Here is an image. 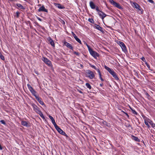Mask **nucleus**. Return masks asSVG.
<instances>
[{"mask_svg":"<svg viewBox=\"0 0 155 155\" xmlns=\"http://www.w3.org/2000/svg\"><path fill=\"white\" fill-rule=\"evenodd\" d=\"M86 75L87 77L90 79H92L95 77V74L94 72L90 70L87 71Z\"/></svg>","mask_w":155,"mask_h":155,"instance_id":"1","label":"nucleus"},{"mask_svg":"<svg viewBox=\"0 0 155 155\" xmlns=\"http://www.w3.org/2000/svg\"><path fill=\"white\" fill-rule=\"evenodd\" d=\"M108 71L113 76L116 80H118V78L116 73L111 68H106Z\"/></svg>","mask_w":155,"mask_h":155,"instance_id":"2","label":"nucleus"},{"mask_svg":"<svg viewBox=\"0 0 155 155\" xmlns=\"http://www.w3.org/2000/svg\"><path fill=\"white\" fill-rule=\"evenodd\" d=\"M54 127L55 129H56V130L60 134L63 135L65 136H67V135L57 125H56L54 126Z\"/></svg>","mask_w":155,"mask_h":155,"instance_id":"3","label":"nucleus"},{"mask_svg":"<svg viewBox=\"0 0 155 155\" xmlns=\"http://www.w3.org/2000/svg\"><path fill=\"white\" fill-rule=\"evenodd\" d=\"M110 2L114 6L120 9H122V8L118 3L115 2L113 0H110Z\"/></svg>","mask_w":155,"mask_h":155,"instance_id":"4","label":"nucleus"},{"mask_svg":"<svg viewBox=\"0 0 155 155\" xmlns=\"http://www.w3.org/2000/svg\"><path fill=\"white\" fill-rule=\"evenodd\" d=\"M90 54L94 58H96L99 56V54L96 52L94 51L92 49L89 51Z\"/></svg>","mask_w":155,"mask_h":155,"instance_id":"5","label":"nucleus"},{"mask_svg":"<svg viewBox=\"0 0 155 155\" xmlns=\"http://www.w3.org/2000/svg\"><path fill=\"white\" fill-rule=\"evenodd\" d=\"M27 86L28 89H29L30 91L31 92V93H32V94L35 97L37 96L36 95V92L35 91L34 89L29 84H27Z\"/></svg>","mask_w":155,"mask_h":155,"instance_id":"6","label":"nucleus"},{"mask_svg":"<svg viewBox=\"0 0 155 155\" xmlns=\"http://www.w3.org/2000/svg\"><path fill=\"white\" fill-rule=\"evenodd\" d=\"M118 44L120 46L123 51L124 52H126L127 51V50L126 46L123 42L120 41H119L118 42Z\"/></svg>","mask_w":155,"mask_h":155,"instance_id":"7","label":"nucleus"},{"mask_svg":"<svg viewBox=\"0 0 155 155\" xmlns=\"http://www.w3.org/2000/svg\"><path fill=\"white\" fill-rule=\"evenodd\" d=\"M42 60L44 61L46 64H47L48 66L51 67V61L47 58L43 57L42 58Z\"/></svg>","mask_w":155,"mask_h":155,"instance_id":"8","label":"nucleus"},{"mask_svg":"<svg viewBox=\"0 0 155 155\" xmlns=\"http://www.w3.org/2000/svg\"><path fill=\"white\" fill-rule=\"evenodd\" d=\"M63 43V45L66 46L68 48L71 50H72L73 49V47L69 43L67 42L66 41H64Z\"/></svg>","mask_w":155,"mask_h":155,"instance_id":"9","label":"nucleus"},{"mask_svg":"<svg viewBox=\"0 0 155 155\" xmlns=\"http://www.w3.org/2000/svg\"><path fill=\"white\" fill-rule=\"evenodd\" d=\"M32 106V107L34 110L37 113L40 110L39 108L37 106H36L35 104H33L31 105Z\"/></svg>","mask_w":155,"mask_h":155,"instance_id":"10","label":"nucleus"},{"mask_svg":"<svg viewBox=\"0 0 155 155\" xmlns=\"http://www.w3.org/2000/svg\"><path fill=\"white\" fill-rule=\"evenodd\" d=\"M98 14L103 20L107 15L105 14L101 11H100V12L98 13Z\"/></svg>","mask_w":155,"mask_h":155,"instance_id":"11","label":"nucleus"},{"mask_svg":"<svg viewBox=\"0 0 155 155\" xmlns=\"http://www.w3.org/2000/svg\"><path fill=\"white\" fill-rule=\"evenodd\" d=\"M38 12H48V11L47 9L45 8L44 6H42L40 7L38 9Z\"/></svg>","mask_w":155,"mask_h":155,"instance_id":"12","label":"nucleus"},{"mask_svg":"<svg viewBox=\"0 0 155 155\" xmlns=\"http://www.w3.org/2000/svg\"><path fill=\"white\" fill-rule=\"evenodd\" d=\"M36 99L41 105H44V103L42 101L41 99L38 96H37L35 97Z\"/></svg>","mask_w":155,"mask_h":155,"instance_id":"13","label":"nucleus"},{"mask_svg":"<svg viewBox=\"0 0 155 155\" xmlns=\"http://www.w3.org/2000/svg\"><path fill=\"white\" fill-rule=\"evenodd\" d=\"M89 5L91 8L92 9H95L96 6L94 3L92 1H90L89 2Z\"/></svg>","mask_w":155,"mask_h":155,"instance_id":"14","label":"nucleus"},{"mask_svg":"<svg viewBox=\"0 0 155 155\" xmlns=\"http://www.w3.org/2000/svg\"><path fill=\"white\" fill-rule=\"evenodd\" d=\"M54 4L55 6L58 7V8L60 9H64L65 8L64 6L61 5L60 4L58 3H54Z\"/></svg>","mask_w":155,"mask_h":155,"instance_id":"15","label":"nucleus"},{"mask_svg":"<svg viewBox=\"0 0 155 155\" xmlns=\"http://www.w3.org/2000/svg\"><path fill=\"white\" fill-rule=\"evenodd\" d=\"M133 6L136 9H138L140 10V6L137 3H134L133 4Z\"/></svg>","mask_w":155,"mask_h":155,"instance_id":"16","label":"nucleus"},{"mask_svg":"<svg viewBox=\"0 0 155 155\" xmlns=\"http://www.w3.org/2000/svg\"><path fill=\"white\" fill-rule=\"evenodd\" d=\"M48 117H49V118L51 119V120L52 123L53 124L54 126H55V125H57V124L55 123V120H54V119L50 115H49L48 116Z\"/></svg>","mask_w":155,"mask_h":155,"instance_id":"17","label":"nucleus"},{"mask_svg":"<svg viewBox=\"0 0 155 155\" xmlns=\"http://www.w3.org/2000/svg\"><path fill=\"white\" fill-rule=\"evenodd\" d=\"M94 27L96 29H97V30L101 31H102V28L99 25L95 24Z\"/></svg>","mask_w":155,"mask_h":155,"instance_id":"18","label":"nucleus"},{"mask_svg":"<svg viewBox=\"0 0 155 155\" xmlns=\"http://www.w3.org/2000/svg\"><path fill=\"white\" fill-rule=\"evenodd\" d=\"M21 124L23 126L27 127L28 126V122L25 121H22L21 122Z\"/></svg>","mask_w":155,"mask_h":155,"instance_id":"19","label":"nucleus"},{"mask_svg":"<svg viewBox=\"0 0 155 155\" xmlns=\"http://www.w3.org/2000/svg\"><path fill=\"white\" fill-rule=\"evenodd\" d=\"M16 5L20 9H25V8L20 4L17 3L16 4Z\"/></svg>","mask_w":155,"mask_h":155,"instance_id":"20","label":"nucleus"},{"mask_svg":"<svg viewBox=\"0 0 155 155\" xmlns=\"http://www.w3.org/2000/svg\"><path fill=\"white\" fill-rule=\"evenodd\" d=\"M37 113L39 114L40 115L41 117H42V118L44 119L45 118L44 116L43 115L42 112L40 110Z\"/></svg>","mask_w":155,"mask_h":155,"instance_id":"21","label":"nucleus"},{"mask_svg":"<svg viewBox=\"0 0 155 155\" xmlns=\"http://www.w3.org/2000/svg\"><path fill=\"white\" fill-rule=\"evenodd\" d=\"M49 41L50 44L53 47H54V41L52 40L50 38Z\"/></svg>","mask_w":155,"mask_h":155,"instance_id":"22","label":"nucleus"},{"mask_svg":"<svg viewBox=\"0 0 155 155\" xmlns=\"http://www.w3.org/2000/svg\"><path fill=\"white\" fill-rule=\"evenodd\" d=\"M97 71L99 73L100 78V79L102 81H103L104 80L101 77V73L100 72V71L98 69L97 70Z\"/></svg>","mask_w":155,"mask_h":155,"instance_id":"23","label":"nucleus"},{"mask_svg":"<svg viewBox=\"0 0 155 155\" xmlns=\"http://www.w3.org/2000/svg\"><path fill=\"white\" fill-rule=\"evenodd\" d=\"M85 85L86 87L89 89H91V85L88 83H86L85 84Z\"/></svg>","mask_w":155,"mask_h":155,"instance_id":"24","label":"nucleus"},{"mask_svg":"<svg viewBox=\"0 0 155 155\" xmlns=\"http://www.w3.org/2000/svg\"><path fill=\"white\" fill-rule=\"evenodd\" d=\"M75 39L80 44H82V43L81 40L79 38H78V37L75 38Z\"/></svg>","mask_w":155,"mask_h":155,"instance_id":"25","label":"nucleus"},{"mask_svg":"<svg viewBox=\"0 0 155 155\" xmlns=\"http://www.w3.org/2000/svg\"><path fill=\"white\" fill-rule=\"evenodd\" d=\"M133 139L136 141H139V139L137 137L135 136L133 137Z\"/></svg>","mask_w":155,"mask_h":155,"instance_id":"26","label":"nucleus"},{"mask_svg":"<svg viewBox=\"0 0 155 155\" xmlns=\"http://www.w3.org/2000/svg\"><path fill=\"white\" fill-rule=\"evenodd\" d=\"M144 123L148 128L150 127V126L148 124V122L147 120H144Z\"/></svg>","mask_w":155,"mask_h":155,"instance_id":"27","label":"nucleus"},{"mask_svg":"<svg viewBox=\"0 0 155 155\" xmlns=\"http://www.w3.org/2000/svg\"><path fill=\"white\" fill-rule=\"evenodd\" d=\"M88 21L92 23H94V21L92 18H89L88 20Z\"/></svg>","mask_w":155,"mask_h":155,"instance_id":"28","label":"nucleus"},{"mask_svg":"<svg viewBox=\"0 0 155 155\" xmlns=\"http://www.w3.org/2000/svg\"><path fill=\"white\" fill-rule=\"evenodd\" d=\"M71 33H72V35H73V37H74V39L75 38H76V37H77L76 36V35L74 33V32H71Z\"/></svg>","mask_w":155,"mask_h":155,"instance_id":"29","label":"nucleus"},{"mask_svg":"<svg viewBox=\"0 0 155 155\" xmlns=\"http://www.w3.org/2000/svg\"><path fill=\"white\" fill-rule=\"evenodd\" d=\"M0 122L2 124H3L5 125H6V123L4 120H0Z\"/></svg>","mask_w":155,"mask_h":155,"instance_id":"30","label":"nucleus"},{"mask_svg":"<svg viewBox=\"0 0 155 155\" xmlns=\"http://www.w3.org/2000/svg\"><path fill=\"white\" fill-rule=\"evenodd\" d=\"M95 8L96 10L98 12V13L100 12V11H101L99 10V8L97 6H96Z\"/></svg>","mask_w":155,"mask_h":155,"instance_id":"31","label":"nucleus"},{"mask_svg":"<svg viewBox=\"0 0 155 155\" xmlns=\"http://www.w3.org/2000/svg\"><path fill=\"white\" fill-rule=\"evenodd\" d=\"M0 58L3 60H5V57L2 55H1L0 56Z\"/></svg>","mask_w":155,"mask_h":155,"instance_id":"32","label":"nucleus"},{"mask_svg":"<svg viewBox=\"0 0 155 155\" xmlns=\"http://www.w3.org/2000/svg\"><path fill=\"white\" fill-rule=\"evenodd\" d=\"M141 59L143 62H145V63L146 62L145 59L144 57H142Z\"/></svg>","mask_w":155,"mask_h":155,"instance_id":"33","label":"nucleus"},{"mask_svg":"<svg viewBox=\"0 0 155 155\" xmlns=\"http://www.w3.org/2000/svg\"><path fill=\"white\" fill-rule=\"evenodd\" d=\"M85 44L86 45V46H87L89 51V50H90V49H91L90 48V46L89 45H88V44L87 43H86Z\"/></svg>","mask_w":155,"mask_h":155,"instance_id":"34","label":"nucleus"},{"mask_svg":"<svg viewBox=\"0 0 155 155\" xmlns=\"http://www.w3.org/2000/svg\"><path fill=\"white\" fill-rule=\"evenodd\" d=\"M16 14L17 17L18 18L19 17V14H20L19 12L18 11L16 12Z\"/></svg>","mask_w":155,"mask_h":155,"instance_id":"35","label":"nucleus"},{"mask_svg":"<svg viewBox=\"0 0 155 155\" xmlns=\"http://www.w3.org/2000/svg\"><path fill=\"white\" fill-rule=\"evenodd\" d=\"M132 110L133 114H137V112L134 110Z\"/></svg>","mask_w":155,"mask_h":155,"instance_id":"36","label":"nucleus"},{"mask_svg":"<svg viewBox=\"0 0 155 155\" xmlns=\"http://www.w3.org/2000/svg\"><path fill=\"white\" fill-rule=\"evenodd\" d=\"M151 126L153 128L155 129V124L154 123H153V124L151 125Z\"/></svg>","mask_w":155,"mask_h":155,"instance_id":"37","label":"nucleus"},{"mask_svg":"<svg viewBox=\"0 0 155 155\" xmlns=\"http://www.w3.org/2000/svg\"><path fill=\"white\" fill-rule=\"evenodd\" d=\"M74 54L78 56H79V53L78 52H77L76 51H74Z\"/></svg>","mask_w":155,"mask_h":155,"instance_id":"38","label":"nucleus"},{"mask_svg":"<svg viewBox=\"0 0 155 155\" xmlns=\"http://www.w3.org/2000/svg\"><path fill=\"white\" fill-rule=\"evenodd\" d=\"M147 1L150 2L151 3H154V2L153 0H147Z\"/></svg>","mask_w":155,"mask_h":155,"instance_id":"39","label":"nucleus"},{"mask_svg":"<svg viewBox=\"0 0 155 155\" xmlns=\"http://www.w3.org/2000/svg\"><path fill=\"white\" fill-rule=\"evenodd\" d=\"M103 123L104 124L106 125L107 126H109V125H108V123H107V122H106V121H104L103 122Z\"/></svg>","mask_w":155,"mask_h":155,"instance_id":"40","label":"nucleus"},{"mask_svg":"<svg viewBox=\"0 0 155 155\" xmlns=\"http://www.w3.org/2000/svg\"><path fill=\"white\" fill-rule=\"evenodd\" d=\"M145 63L146 64V65L147 66V67H148V68H150V66L147 63V62H146Z\"/></svg>","mask_w":155,"mask_h":155,"instance_id":"41","label":"nucleus"},{"mask_svg":"<svg viewBox=\"0 0 155 155\" xmlns=\"http://www.w3.org/2000/svg\"><path fill=\"white\" fill-rule=\"evenodd\" d=\"M37 19H38V20L40 21H42V19L40 18H39V17H37Z\"/></svg>","mask_w":155,"mask_h":155,"instance_id":"42","label":"nucleus"},{"mask_svg":"<svg viewBox=\"0 0 155 155\" xmlns=\"http://www.w3.org/2000/svg\"><path fill=\"white\" fill-rule=\"evenodd\" d=\"M153 121H150L149 122V124L151 125L152 124H153Z\"/></svg>","mask_w":155,"mask_h":155,"instance_id":"43","label":"nucleus"},{"mask_svg":"<svg viewBox=\"0 0 155 155\" xmlns=\"http://www.w3.org/2000/svg\"><path fill=\"white\" fill-rule=\"evenodd\" d=\"M147 121L148 122V123H149L150 121V122L151 121V120L150 119H148V120H147Z\"/></svg>","mask_w":155,"mask_h":155,"instance_id":"44","label":"nucleus"},{"mask_svg":"<svg viewBox=\"0 0 155 155\" xmlns=\"http://www.w3.org/2000/svg\"><path fill=\"white\" fill-rule=\"evenodd\" d=\"M103 84H100V86H101V87H102L103 86Z\"/></svg>","mask_w":155,"mask_h":155,"instance_id":"45","label":"nucleus"},{"mask_svg":"<svg viewBox=\"0 0 155 155\" xmlns=\"http://www.w3.org/2000/svg\"><path fill=\"white\" fill-rule=\"evenodd\" d=\"M79 92L81 93H82V92L81 91H79Z\"/></svg>","mask_w":155,"mask_h":155,"instance_id":"46","label":"nucleus"},{"mask_svg":"<svg viewBox=\"0 0 155 155\" xmlns=\"http://www.w3.org/2000/svg\"><path fill=\"white\" fill-rule=\"evenodd\" d=\"M105 68H109L108 67L106 66H105Z\"/></svg>","mask_w":155,"mask_h":155,"instance_id":"47","label":"nucleus"},{"mask_svg":"<svg viewBox=\"0 0 155 155\" xmlns=\"http://www.w3.org/2000/svg\"><path fill=\"white\" fill-rule=\"evenodd\" d=\"M2 53L0 52V56H1V55H2Z\"/></svg>","mask_w":155,"mask_h":155,"instance_id":"48","label":"nucleus"},{"mask_svg":"<svg viewBox=\"0 0 155 155\" xmlns=\"http://www.w3.org/2000/svg\"><path fill=\"white\" fill-rule=\"evenodd\" d=\"M63 23L64 24H65V22H64V21H63Z\"/></svg>","mask_w":155,"mask_h":155,"instance_id":"49","label":"nucleus"},{"mask_svg":"<svg viewBox=\"0 0 155 155\" xmlns=\"http://www.w3.org/2000/svg\"><path fill=\"white\" fill-rule=\"evenodd\" d=\"M36 73L37 74H38V73L37 72H36Z\"/></svg>","mask_w":155,"mask_h":155,"instance_id":"50","label":"nucleus"}]
</instances>
